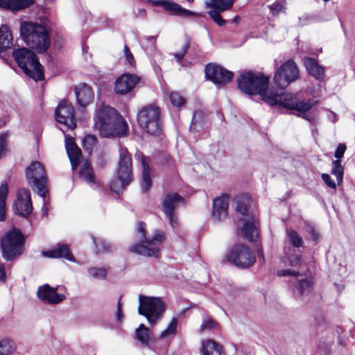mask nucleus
<instances>
[{"mask_svg": "<svg viewBox=\"0 0 355 355\" xmlns=\"http://www.w3.org/2000/svg\"><path fill=\"white\" fill-rule=\"evenodd\" d=\"M94 127L103 137H122L127 135L128 125L113 107L103 104L94 119Z\"/></svg>", "mask_w": 355, "mask_h": 355, "instance_id": "nucleus-1", "label": "nucleus"}, {"mask_svg": "<svg viewBox=\"0 0 355 355\" xmlns=\"http://www.w3.org/2000/svg\"><path fill=\"white\" fill-rule=\"evenodd\" d=\"M20 37L31 49L39 53L46 52L51 44L49 33L42 24L24 21L20 24Z\"/></svg>", "mask_w": 355, "mask_h": 355, "instance_id": "nucleus-2", "label": "nucleus"}, {"mask_svg": "<svg viewBox=\"0 0 355 355\" xmlns=\"http://www.w3.org/2000/svg\"><path fill=\"white\" fill-rule=\"evenodd\" d=\"M138 239L141 243H137L130 248V252L138 255L148 257H157L161 245L166 239L164 231L156 230L151 238L146 235V224L139 222L137 225Z\"/></svg>", "mask_w": 355, "mask_h": 355, "instance_id": "nucleus-3", "label": "nucleus"}, {"mask_svg": "<svg viewBox=\"0 0 355 355\" xmlns=\"http://www.w3.org/2000/svg\"><path fill=\"white\" fill-rule=\"evenodd\" d=\"M250 198L248 194H242L235 197L236 211L241 214L240 220L243 222L241 232L244 239L250 242L257 240L259 236L256 217L249 211Z\"/></svg>", "mask_w": 355, "mask_h": 355, "instance_id": "nucleus-4", "label": "nucleus"}, {"mask_svg": "<svg viewBox=\"0 0 355 355\" xmlns=\"http://www.w3.org/2000/svg\"><path fill=\"white\" fill-rule=\"evenodd\" d=\"M12 53L17 65L26 76L35 81L44 79L43 66L33 51L22 47L14 49Z\"/></svg>", "mask_w": 355, "mask_h": 355, "instance_id": "nucleus-5", "label": "nucleus"}, {"mask_svg": "<svg viewBox=\"0 0 355 355\" xmlns=\"http://www.w3.org/2000/svg\"><path fill=\"white\" fill-rule=\"evenodd\" d=\"M237 85L243 93L249 96L259 94L264 101L269 94V78L262 74L243 71L237 78Z\"/></svg>", "mask_w": 355, "mask_h": 355, "instance_id": "nucleus-6", "label": "nucleus"}, {"mask_svg": "<svg viewBox=\"0 0 355 355\" xmlns=\"http://www.w3.org/2000/svg\"><path fill=\"white\" fill-rule=\"evenodd\" d=\"M266 97L265 102L270 105H279L299 112H306L318 103L313 99L300 101L295 95L282 92L279 94L272 90H270L268 96Z\"/></svg>", "mask_w": 355, "mask_h": 355, "instance_id": "nucleus-7", "label": "nucleus"}, {"mask_svg": "<svg viewBox=\"0 0 355 355\" xmlns=\"http://www.w3.org/2000/svg\"><path fill=\"white\" fill-rule=\"evenodd\" d=\"M25 242V237L19 230L13 227L7 232L0 240L3 259L12 261L20 257L24 252Z\"/></svg>", "mask_w": 355, "mask_h": 355, "instance_id": "nucleus-8", "label": "nucleus"}, {"mask_svg": "<svg viewBox=\"0 0 355 355\" xmlns=\"http://www.w3.org/2000/svg\"><path fill=\"white\" fill-rule=\"evenodd\" d=\"M116 177L120 184L112 182L110 187L112 191L119 195L133 180L131 155L126 148L122 146L119 149Z\"/></svg>", "mask_w": 355, "mask_h": 355, "instance_id": "nucleus-9", "label": "nucleus"}, {"mask_svg": "<svg viewBox=\"0 0 355 355\" xmlns=\"http://www.w3.org/2000/svg\"><path fill=\"white\" fill-rule=\"evenodd\" d=\"M138 313L144 316L151 325L160 320L165 312V304L160 297L139 296Z\"/></svg>", "mask_w": 355, "mask_h": 355, "instance_id": "nucleus-10", "label": "nucleus"}, {"mask_svg": "<svg viewBox=\"0 0 355 355\" xmlns=\"http://www.w3.org/2000/svg\"><path fill=\"white\" fill-rule=\"evenodd\" d=\"M26 178L28 184L39 196L44 198L47 193L48 178L44 166L37 161L31 162L26 168Z\"/></svg>", "mask_w": 355, "mask_h": 355, "instance_id": "nucleus-11", "label": "nucleus"}, {"mask_svg": "<svg viewBox=\"0 0 355 355\" xmlns=\"http://www.w3.org/2000/svg\"><path fill=\"white\" fill-rule=\"evenodd\" d=\"M160 110L155 105L143 107L137 114V121L141 128L150 135H155L161 132Z\"/></svg>", "mask_w": 355, "mask_h": 355, "instance_id": "nucleus-12", "label": "nucleus"}, {"mask_svg": "<svg viewBox=\"0 0 355 355\" xmlns=\"http://www.w3.org/2000/svg\"><path fill=\"white\" fill-rule=\"evenodd\" d=\"M227 259L240 268H248L253 266L256 257L244 244L234 246L227 254Z\"/></svg>", "mask_w": 355, "mask_h": 355, "instance_id": "nucleus-13", "label": "nucleus"}, {"mask_svg": "<svg viewBox=\"0 0 355 355\" xmlns=\"http://www.w3.org/2000/svg\"><path fill=\"white\" fill-rule=\"evenodd\" d=\"M299 76V70L296 64L291 60L282 64L274 76V83L279 89L286 88Z\"/></svg>", "mask_w": 355, "mask_h": 355, "instance_id": "nucleus-14", "label": "nucleus"}, {"mask_svg": "<svg viewBox=\"0 0 355 355\" xmlns=\"http://www.w3.org/2000/svg\"><path fill=\"white\" fill-rule=\"evenodd\" d=\"M55 118L57 122L64 125L67 129L73 130L76 127L74 107L67 100L60 102L55 110Z\"/></svg>", "mask_w": 355, "mask_h": 355, "instance_id": "nucleus-15", "label": "nucleus"}, {"mask_svg": "<svg viewBox=\"0 0 355 355\" xmlns=\"http://www.w3.org/2000/svg\"><path fill=\"white\" fill-rule=\"evenodd\" d=\"M233 76V72L216 64H208L205 67L206 78L215 85H226L232 80Z\"/></svg>", "mask_w": 355, "mask_h": 355, "instance_id": "nucleus-16", "label": "nucleus"}, {"mask_svg": "<svg viewBox=\"0 0 355 355\" xmlns=\"http://www.w3.org/2000/svg\"><path fill=\"white\" fill-rule=\"evenodd\" d=\"M184 199L177 193H168L164 197L162 202L163 211L173 228L178 225V218L174 214V209L180 205H184Z\"/></svg>", "mask_w": 355, "mask_h": 355, "instance_id": "nucleus-17", "label": "nucleus"}, {"mask_svg": "<svg viewBox=\"0 0 355 355\" xmlns=\"http://www.w3.org/2000/svg\"><path fill=\"white\" fill-rule=\"evenodd\" d=\"M15 214L27 218L33 211L31 192L27 189L19 191L17 198L12 206Z\"/></svg>", "mask_w": 355, "mask_h": 355, "instance_id": "nucleus-18", "label": "nucleus"}, {"mask_svg": "<svg viewBox=\"0 0 355 355\" xmlns=\"http://www.w3.org/2000/svg\"><path fill=\"white\" fill-rule=\"evenodd\" d=\"M139 80L140 78L136 75L123 73L115 80L114 91L121 95L128 94L132 91Z\"/></svg>", "mask_w": 355, "mask_h": 355, "instance_id": "nucleus-19", "label": "nucleus"}, {"mask_svg": "<svg viewBox=\"0 0 355 355\" xmlns=\"http://www.w3.org/2000/svg\"><path fill=\"white\" fill-rule=\"evenodd\" d=\"M56 288L51 287L48 284L39 286L37 292L38 298L48 302L49 304H55L63 301L66 297L64 294L57 293Z\"/></svg>", "mask_w": 355, "mask_h": 355, "instance_id": "nucleus-20", "label": "nucleus"}, {"mask_svg": "<svg viewBox=\"0 0 355 355\" xmlns=\"http://www.w3.org/2000/svg\"><path fill=\"white\" fill-rule=\"evenodd\" d=\"M228 196L223 194L213 200L211 217L215 221H221L227 216Z\"/></svg>", "mask_w": 355, "mask_h": 355, "instance_id": "nucleus-21", "label": "nucleus"}, {"mask_svg": "<svg viewBox=\"0 0 355 355\" xmlns=\"http://www.w3.org/2000/svg\"><path fill=\"white\" fill-rule=\"evenodd\" d=\"M135 156V159L141 163L142 166L141 190L143 192H147L152 185L148 159L139 150L136 152Z\"/></svg>", "mask_w": 355, "mask_h": 355, "instance_id": "nucleus-22", "label": "nucleus"}, {"mask_svg": "<svg viewBox=\"0 0 355 355\" xmlns=\"http://www.w3.org/2000/svg\"><path fill=\"white\" fill-rule=\"evenodd\" d=\"M65 148L71 168L73 170H76L80 164V161L82 157V151L76 145L74 139L69 136L65 137Z\"/></svg>", "mask_w": 355, "mask_h": 355, "instance_id": "nucleus-23", "label": "nucleus"}, {"mask_svg": "<svg viewBox=\"0 0 355 355\" xmlns=\"http://www.w3.org/2000/svg\"><path fill=\"white\" fill-rule=\"evenodd\" d=\"M43 256L49 258H64L69 261L74 262L75 259L70 250L69 246L67 244H57L53 249L44 251Z\"/></svg>", "mask_w": 355, "mask_h": 355, "instance_id": "nucleus-24", "label": "nucleus"}, {"mask_svg": "<svg viewBox=\"0 0 355 355\" xmlns=\"http://www.w3.org/2000/svg\"><path fill=\"white\" fill-rule=\"evenodd\" d=\"M76 96L78 104L81 107H86L94 100V92L91 87L85 83H82L76 88Z\"/></svg>", "mask_w": 355, "mask_h": 355, "instance_id": "nucleus-25", "label": "nucleus"}, {"mask_svg": "<svg viewBox=\"0 0 355 355\" xmlns=\"http://www.w3.org/2000/svg\"><path fill=\"white\" fill-rule=\"evenodd\" d=\"M159 6H162L164 10L170 12L171 14L178 16H201L200 13L195 12L186 8H184L178 3H176L171 1L163 0L161 2Z\"/></svg>", "mask_w": 355, "mask_h": 355, "instance_id": "nucleus-26", "label": "nucleus"}, {"mask_svg": "<svg viewBox=\"0 0 355 355\" xmlns=\"http://www.w3.org/2000/svg\"><path fill=\"white\" fill-rule=\"evenodd\" d=\"M304 66L308 73L319 81L324 78V69L319 65L317 60L312 58H305L304 60Z\"/></svg>", "mask_w": 355, "mask_h": 355, "instance_id": "nucleus-27", "label": "nucleus"}, {"mask_svg": "<svg viewBox=\"0 0 355 355\" xmlns=\"http://www.w3.org/2000/svg\"><path fill=\"white\" fill-rule=\"evenodd\" d=\"M200 352L202 355H224L223 346L212 339L202 342Z\"/></svg>", "mask_w": 355, "mask_h": 355, "instance_id": "nucleus-28", "label": "nucleus"}, {"mask_svg": "<svg viewBox=\"0 0 355 355\" xmlns=\"http://www.w3.org/2000/svg\"><path fill=\"white\" fill-rule=\"evenodd\" d=\"M313 288L312 281L309 278H305L298 281L294 295L296 298L303 300L308 296L311 292Z\"/></svg>", "mask_w": 355, "mask_h": 355, "instance_id": "nucleus-29", "label": "nucleus"}, {"mask_svg": "<svg viewBox=\"0 0 355 355\" xmlns=\"http://www.w3.org/2000/svg\"><path fill=\"white\" fill-rule=\"evenodd\" d=\"M13 38L9 27L2 25L0 27V53L9 49L12 45Z\"/></svg>", "mask_w": 355, "mask_h": 355, "instance_id": "nucleus-30", "label": "nucleus"}, {"mask_svg": "<svg viewBox=\"0 0 355 355\" xmlns=\"http://www.w3.org/2000/svg\"><path fill=\"white\" fill-rule=\"evenodd\" d=\"M135 336L138 341L145 347H150L153 342L150 329L144 324H139V327L136 329Z\"/></svg>", "mask_w": 355, "mask_h": 355, "instance_id": "nucleus-31", "label": "nucleus"}, {"mask_svg": "<svg viewBox=\"0 0 355 355\" xmlns=\"http://www.w3.org/2000/svg\"><path fill=\"white\" fill-rule=\"evenodd\" d=\"M33 0H0V8L19 10L28 7Z\"/></svg>", "mask_w": 355, "mask_h": 355, "instance_id": "nucleus-32", "label": "nucleus"}, {"mask_svg": "<svg viewBox=\"0 0 355 355\" xmlns=\"http://www.w3.org/2000/svg\"><path fill=\"white\" fill-rule=\"evenodd\" d=\"M234 4V0H209L205 6L211 10L225 11L230 10Z\"/></svg>", "mask_w": 355, "mask_h": 355, "instance_id": "nucleus-33", "label": "nucleus"}, {"mask_svg": "<svg viewBox=\"0 0 355 355\" xmlns=\"http://www.w3.org/2000/svg\"><path fill=\"white\" fill-rule=\"evenodd\" d=\"M206 121L205 113L201 110L196 111L193 114L190 130L196 132L200 131L204 128Z\"/></svg>", "mask_w": 355, "mask_h": 355, "instance_id": "nucleus-34", "label": "nucleus"}, {"mask_svg": "<svg viewBox=\"0 0 355 355\" xmlns=\"http://www.w3.org/2000/svg\"><path fill=\"white\" fill-rule=\"evenodd\" d=\"M17 349L15 342L9 338H4L0 340V355H10Z\"/></svg>", "mask_w": 355, "mask_h": 355, "instance_id": "nucleus-35", "label": "nucleus"}, {"mask_svg": "<svg viewBox=\"0 0 355 355\" xmlns=\"http://www.w3.org/2000/svg\"><path fill=\"white\" fill-rule=\"evenodd\" d=\"M8 193V184L4 182L0 186V221L6 219V198Z\"/></svg>", "mask_w": 355, "mask_h": 355, "instance_id": "nucleus-36", "label": "nucleus"}, {"mask_svg": "<svg viewBox=\"0 0 355 355\" xmlns=\"http://www.w3.org/2000/svg\"><path fill=\"white\" fill-rule=\"evenodd\" d=\"M79 176L88 183H94L95 182V176L93 168L90 164L85 162L80 168Z\"/></svg>", "mask_w": 355, "mask_h": 355, "instance_id": "nucleus-37", "label": "nucleus"}, {"mask_svg": "<svg viewBox=\"0 0 355 355\" xmlns=\"http://www.w3.org/2000/svg\"><path fill=\"white\" fill-rule=\"evenodd\" d=\"M92 239L97 253L112 252V247L106 241L94 236H92Z\"/></svg>", "mask_w": 355, "mask_h": 355, "instance_id": "nucleus-38", "label": "nucleus"}, {"mask_svg": "<svg viewBox=\"0 0 355 355\" xmlns=\"http://www.w3.org/2000/svg\"><path fill=\"white\" fill-rule=\"evenodd\" d=\"M286 234L289 243L293 248H299L303 245L302 238L295 230H286Z\"/></svg>", "mask_w": 355, "mask_h": 355, "instance_id": "nucleus-39", "label": "nucleus"}, {"mask_svg": "<svg viewBox=\"0 0 355 355\" xmlns=\"http://www.w3.org/2000/svg\"><path fill=\"white\" fill-rule=\"evenodd\" d=\"M331 173L336 176L338 184L343 181V167L340 160H334L332 162V168Z\"/></svg>", "mask_w": 355, "mask_h": 355, "instance_id": "nucleus-40", "label": "nucleus"}, {"mask_svg": "<svg viewBox=\"0 0 355 355\" xmlns=\"http://www.w3.org/2000/svg\"><path fill=\"white\" fill-rule=\"evenodd\" d=\"M177 327L178 320L177 318H173L167 328L160 334L159 338H164L171 336H175L177 331Z\"/></svg>", "mask_w": 355, "mask_h": 355, "instance_id": "nucleus-41", "label": "nucleus"}, {"mask_svg": "<svg viewBox=\"0 0 355 355\" xmlns=\"http://www.w3.org/2000/svg\"><path fill=\"white\" fill-rule=\"evenodd\" d=\"M284 263L293 267H299L302 263V257L300 254H290L284 257Z\"/></svg>", "mask_w": 355, "mask_h": 355, "instance_id": "nucleus-42", "label": "nucleus"}, {"mask_svg": "<svg viewBox=\"0 0 355 355\" xmlns=\"http://www.w3.org/2000/svg\"><path fill=\"white\" fill-rule=\"evenodd\" d=\"M221 11L218 10H209L208 12V15L210 18L218 26H224L227 24V21L220 15Z\"/></svg>", "mask_w": 355, "mask_h": 355, "instance_id": "nucleus-43", "label": "nucleus"}, {"mask_svg": "<svg viewBox=\"0 0 355 355\" xmlns=\"http://www.w3.org/2000/svg\"><path fill=\"white\" fill-rule=\"evenodd\" d=\"M88 272L92 277L100 279H105L107 275V270L103 268L92 267L88 269Z\"/></svg>", "mask_w": 355, "mask_h": 355, "instance_id": "nucleus-44", "label": "nucleus"}, {"mask_svg": "<svg viewBox=\"0 0 355 355\" xmlns=\"http://www.w3.org/2000/svg\"><path fill=\"white\" fill-rule=\"evenodd\" d=\"M190 44L191 40L189 38H187L182 50L180 52L174 53V56L176 58L177 62H180L184 59L186 53H187L188 49L190 47Z\"/></svg>", "mask_w": 355, "mask_h": 355, "instance_id": "nucleus-45", "label": "nucleus"}, {"mask_svg": "<svg viewBox=\"0 0 355 355\" xmlns=\"http://www.w3.org/2000/svg\"><path fill=\"white\" fill-rule=\"evenodd\" d=\"M218 328V324L216 321L211 318L204 319L201 326V331L213 330Z\"/></svg>", "mask_w": 355, "mask_h": 355, "instance_id": "nucleus-46", "label": "nucleus"}, {"mask_svg": "<svg viewBox=\"0 0 355 355\" xmlns=\"http://www.w3.org/2000/svg\"><path fill=\"white\" fill-rule=\"evenodd\" d=\"M269 8L272 14L276 15L284 8V0H276Z\"/></svg>", "mask_w": 355, "mask_h": 355, "instance_id": "nucleus-47", "label": "nucleus"}, {"mask_svg": "<svg viewBox=\"0 0 355 355\" xmlns=\"http://www.w3.org/2000/svg\"><path fill=\"white\" fill-rule=\"evenodd\" d=\"M169 97L171 103L175 107H180L184 103V99L178 92H171Z\"/></svg>", "mask_w": 355, "mask_h": 355, "instance_id": "nucleus-48", "label": "nucleus"}, {"mask_svg": "<svg viewBox=\"0 0 355 355\" xmlns=\"http://www.w3.org/2000/svg\"><path fill=\"white\" fill-rule=\"evenodd\" d=\"M96 137L92 135H86L83 141V146L87 149H91L92 147L96 144Z\"/></svg>", "mask_w": 355, "mask_h": 355, "instance_id": "nucleus-49", "label": "nucleus"}, {"mask_svg": "<svg viewBox=\"0 0 355 355\" xmlns=\"http://www.w3.org/2000/svg\"><path fill=\"white\" fill-rule=\"evenodd\" d=\"M123 50H124V55H125V57L126 58L127 62L132 67L135 68L136 67V62L135 60L134 56L132 54L130 49L128 48V46L126 44L124 46V49Z\"/></svg>", "mask_w": 355, "mask_h": 355, "instance_id": "nucleus-50", "label": "nucleus"}, {"mask_svg": "<svg viewBox=\"0 0 355 355\" xmlns=\"http://www.w3.org/2000/svg\"><path fill=\"white\" fill-rule=\"evenodd\" d=\"M307 232L313 241H315V243L319 241L320 238V233L313 226L308 225Z\"/></svg>", "mask_w": 355, "mask_h": 355, "instance_id": "nucleus-51", "label": "nucleus"}, {"mask_svg": "<svg viewBox=\"0 0 355 355\" xmlns=\"http://www.w3.org/2000/svg\"><path fill=\"white\" fill-rule=\"evenodd\" d=\"M346 150V146L344 144H339L334 153V157L338 159L342 158Z\"/></svg>", "mask_w": 355, "mask_h": 355, "instance_id": "nucleus-52", "label": "nucleus"}, {"mask_svg": "<svg viewBox=\"0 0 355 355\" xmlns=\"http://www.w3.org/2000/svg\"><path fill=\"white\" fill-rule=\"evenodd\" d=\"M277 275L279 277H284L287 275H293L296 277L299 275V272L291 269H282L277 270Z\"/></svg>", "mask_w": 355, "mask_h": 355, "instance_id": "nucleus-53", "label": "nucleus"}, {"mask_svg": "<svg viewBox=\"0 0 355 355\" xmlns=\"http://www.w3.org/2000/svg\"><path fill=\"white\" fill-rule=\"evenodd\" d=\"M322 179L329 187H330L331 189H335L336 187V184L335 182L331 180L329 175H328L327 173H322Z\"/></svg>", "mask_w": 355, "mask_h": 355, "instance_id": "nucleus-54", "label": "nucleus"}, {"mask_svg": "<svg viewBox=\"0 0 355 355\" xmlns=\"http://www.w3.org/2000/svg\"><path fill=\"white\" fill-rule=\"evenodd\" d=\"M7 150V142L4 135H0V157Z\"/></svg>", "mask_w": 355, "mask_h": 355, "instance_id": "nucleus-55", "label": "nucleus"}, {"mask_svg": "<svg viewBox=\"0 0 355 355\" xmlns=\"http://www.w3.org/2000/svg\"><path fill=\"white\" fill-rule=\"evenodd\" d=\"M6 279L5 266L3 263H0V282H3L6 281Z\"/></svg>", "mask_w": 355, "mask_h": 355, "instance_id": "nucleus-56", "label": "nucleus"}, {"mask_svg": "<svg viewBox=\"0 0 355 355\" xmlns=\"http://www.w3.org/2000/svg\"><path fill=\"white\" fill-rule=\"evenodd\" d=\"M135 15L136 17H144L146 15V11L144 8H139Z\"/></svg>", "mask_w": 355, "mask_h": 355, "instance_id": "nucleus-57", "label": "nucleus"}, {"mask_svg": "<svg viewBox=\"0 0 355 355\" xmlns=\"http://www.w3.org/2000/svg\"><path fill=\"white\" fill-rule=\"evenodd\" d=\"M302 113L303 114L302 116V117L303 119H304L305 120L309 121L310 122L313 121V120H314V117L313 116H311L310 115H308V114H305L306 112H302Z\"/></svg>", "mask_w": 355, "mask_h": 355, "instance_id": "nucleus-58", "label": "nucleus"}, {"mask_svg": "<svg viewBox=\"0 0 355 355\" xmlns=\"http://www.w3.org/2000/svg\"><path fill=\"white\" fill-rule=\"evenodd\" d=\"M116 320L119 321V322H121L122 320H123V313H122V310H117L116 311Z\"/></svg>", "mask_w": 355, "mask_h": 355, "instance_id": "nucleus-59", "label": "nucleus"}, {"mask_svg": "<svg viewBox=\"0 0 355 355\" xmlns=\"http://www.w3.org/2000/svg\"><path fill=\"white\" fill-rule=\"evenodd\" d=\"M149 2H150L153 6H159L161 4V2L163 0H148Z\"/></svg>", "mask_w": 355, "mask_h": 355, "instance_id": "nucleus-60", "label": "nucleus"}, {"mask_svg": "<svg viewBox=\"0 0 355 355\" xmlns=\"http://www.w3.org/2000/svg\"><path fill=\"white\" fill-rule=\"evenodd\" d=\"M147 40L150 42L152 43L153 46L155 45V37H153V36H149L147 37Z\"/></svg>", "mask_w": 355, "mask_h": 355, "instance_id": "nucleus-61", "label": "nucleus"}, {"mask_svg": "<svg viewBox=\"0 0 355 355\" xmlns=\"http://www.w3.org/2000/svg\"><path fill=\"white\" fill-rule=\"evenodd\" d=\"M239 21H240V17L238 15L235 16L232 19V23L236 24H239Z\"/></svg>", "mask_w": 355, "mask_h": 355, "instance_id": "nucleus-62", "label": "nucleus"}, {"mask_svg": "<svg viewBox=\"0 0 355 355\" xmlns=\"http://www.w3.org/2000/svg\"><path fill=\"white\" fill-rule=\"evenodd\" d=\"M258 256L259 258H261L263 259V252L262 250L258 252Z\"/></svg>", "mask_w": 355, "mask_h": 355, "instance_id": "nucleus-63", "label": "nucleus"}, {"mask_svg": "<svg viewBox=\"0 0 355 355\" xmlns=\"http://www.w3.org/2000/svg\"><path fill=\"white\" fill-rule=\"evenodd\" d=\"M0 56H1V58L3 60V61H4L6 64H9L8 60V59H7L5 56H3V55H0Z\"/></svg>", "mask_w": 355, "mask_h": 355, "instance_id": "nucleus-64", "label": "nucleus"}]
</instances>
